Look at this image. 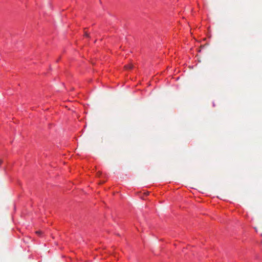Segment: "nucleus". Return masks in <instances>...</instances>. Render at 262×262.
I'll return each mask as SVG.
<instances>
[{
  "mask_svg": "<svg viewBox=\"0 0 262 262\" xmlns=\"http://www.w3.org/2000/svg\"><path fill=\"white\" fill-rule=\"evenodd\" d=\"M84 36H85V37H90L89 34L86 32H85L84 33Z\"/></svg>",
  "mask_w": 262,
  "mask_h": 262,
  "instance_id": "nucleus-2",
  "label": "nucleus"
},
{
  "mask_svg": "<svg viewBox=\"0 0 262 262\" xmlns=\"http://www.w3.org/2000/svg\"><path fill=\"white\" fill-rule=\"evenodd\" d=\"M133 68V65L132 63H129L127 65L125 66V68L126 69H132Z\"/></svg>",
  "mask_w": 262,
  "mask_h": 262,
  "instance_id": "nucleus-1",
  "label": "nucleus"
},
{
  "mask_svg": "<svg viewBox=\"0 0 262 262\" xmlns=\"http://www.w3.org/2000/svg\"><path fill=\"white\" fill-rule=\"evenodd\" d=\"M36 233L38 234H40L41 233V231H36Z\"/></svg>",
  "mask_w": 262,
  "mask_h": 262,
  "instance_id": "nucleus-3",
  "label": "nucleus"
}]
</instances>
